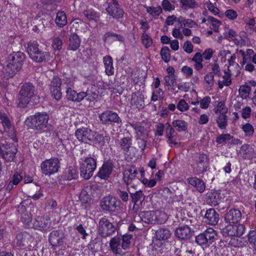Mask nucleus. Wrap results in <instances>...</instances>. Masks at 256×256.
<instances>
[{
  "label": "nucleus",
  "mask_w": 256,
  "mask_h": 256,
  "mask_svg": "<svg viewBox=\"0 0 256 256\" xmlns=\"http://www.w3.org/2000/svg\"><path fill=\"white\" fill-rule=\"evenodd\" d=\"M26 59L25 54L20 52H14L6 59V64L0 62V70L4 78H13L22 68Z\"/></svg>",
  "instance_id": "obj_1"
},
{
  "label": "nucleus",
  "mask_w": 256,
  "mask_h": 256,
  "mask_svg": "<svg viewBox=\"0 0 256 256\" xmlns=\"http://www.w3.org/2000/svg\"><path fill=\"white\" fill-rule=\"evenodd\" d=\"M34 98L39 100L35 86L31 82L24 83L21 88L18 96V106L20 108L26 106L30 100Z\"/></svg>",
  "instance_id": "obj_2"
},
{
  "label": "nucleus",
  "mask_w": 256,
  "mask_h": 256,
  "mask_svg": "<svg viewBox=\"0 0 256 256\" xmlns=\"http://www.w3.org/2000/svg\"><path fill=\"white\" fill-rule=\"evenodd\" d=\"M49 116L44 112H36L28 116L25 120V124L34 130H42L47 127Z\"/></svg>",
  "instance_id": "obj_3"
},
{
  "label": "nucleus",
  "mask_w": 256,
  "mask_h": 256,
  "mask_svg": "<svg viewBox=\"0 0 256 256\" xmlns=\"http://www.w3.org/2000/svg\"><path fill=\"white\" fill-rule=\"evenodd\" d=\"M98 230L100 236L106 238L112 236L116 232V228L107 218L103 217L99 220Z\"/></svg>",
  "instance_id": "obj_4"
},
{
  "label": "nucleus",
  "mask_w": 256,
  "mask_h": 256,
  "mask_svg": "<svg viewBox=\"0 0 256 256\" xmlns=\"http://www.w3.org/2000/svg\"><path fill=\"white\" fill-rule=\"evenodd\" d=\"M101 123L107 126L121 125L122 121L118 114L112 110H107L99 114Z\"/></svg>",
  "instance_id": "obj_5"
},
{
  "label": "nucleus",
  "mask_w": 256,
  "mask_h": 256,
  "mask_svg": "<svg viewBox=\"0 0 256 256\" xmlns=\"http://www.w3.org/2000/svg\"><path fill=\"white\" fill-rule=\"evenodd\" d=\"M40 168L43 174L50 176L58 172L60 168V161L57 158L47 159L42 162Z\"/></svg>",
  "instance_id": "obj_6"
},
{
  "label": "nucleus",
  "mask_w": 256,
  "mask_h": 256,
  "mask_svg": "<svg viewBox=\"0 0 256 256\" xmlns=\"http://www.w3.org/2000/svg\"><path fill=\"white\" fill-rule=\"evenodd\" d=\"M96 168V160L92 157L86 158L80 168V176L85 180H88L92 176Z\"/></svg>",
  "instance_id": "obj_7"
},
{
  "label": "nucleus",
  "mask_w": 256,
  "mask_h": 256,
  "mask_svg": "<svg viewBox=\"0 0 256 256\" xmlns=\"http://www.w3.org/2000/svg\"><path fill=\"white\" fill-rule=\"evenodd\" d=\"M195 164L194 169L198 174L205 172L209 166V160L207 156L204 154H198L194 156Z\"/></svg>",
  "instance_id": "obj_8"
},
{
  "label": "nucleus",
  "mask_w": 256,
  "mask_h": 256,
  "mask_svg": "<svg viewBox=\"0 0 256 256\" xmlns=\"http://www.w3.org/2000/svg\"><path fill=\"white\" fill-rule=\"evenodd\" d=\"M106 2L108 6L106 10L110 16L115 18H120L123 16L124 12L117 0H107Z\"/></svg>",
  "instance_id": "obj_9"
},
{
  "label": "nucleus",
  "mask_w": 256,
  "mask_h": 256,
  "mask_svg": "<svg viewBox=\"0 0 256 256\" xmlns=\"http://www.w3.org/2000/svg\"><path fill=\"white\" fill-rule=\"evenodd\" d=\"M245 227L242 224H229L222 229V234L224 236H241L244 232Z\"/></svg>",
  "instance_id": "obj_10"
},
{
  "label": "nucleus",
  "mask_w": 256,
  "mask_h": 256,
  "mask_svg": "<svg viewBox=\"0 0 256 256\" xmlns=\"http://www.w3.org/2000/svg\"><path fill=\"white\" fill-rule=\"evenodd\" d=\"M174 235L180 240H190L194 235V230L188 225L177 228L174 231Z\"/></svg>",
  "instance_id": "obj_11"
},
{
  "label": "nucleus",
  "mask_w": 256,
  "mask_h": 256,
  "mask_svg": "<svg viewBox=\"0 0 256 256\" xmlns=\"http://www.w3.org/2000/svg\"><path fill=\"white\" fill-rule=\"evenodd\" d=\"M120 202L116 198L108 196L104 198L101 201L100 206L104 210L110 212L116 211V207L120 205Z\"/></svg>",
  "instance_id": "obj_12"
},
{
  "label": "nucleus",
  "mask_w": 256,
  "mask_h": 256,
  "mask_svg": "<svg viewBox=\"0 0 256 256\" xmlns=\"http://www.w3.org/2000/svg\"><path fill=\"white\" fill-rule=\"evenodd\" d=\"M138 174V168L134 165H130L126 168L123 172L122 180L128 189V185L134 180Z\"/></svg>",
  "instance_id": "obj_13"
},
{
  "label": "nucleus",
  "mask_w": 256,
  "mask_h": 256,
  "mask_svg": "<svg viewBox=\"0 0 256 256\" xmlns=\"http://www.w3.org/2000/svg\"><path fill=\"white\" fill-rule=\"evenodd\" d=\"M3 147L4 150H2V148L0 150V158L4 159L6 162H12L18 152L16 148L12 145L10 146L8 144Z\"/></svg>",
  "instance_id": "obj_14"
},
{
  "label": "nucleus",
  "mask_w": 256,
  "mask_h": 256,
  "mask_svg": "<svg viewBox=\"0 0 256 256\" xmlns=\"http://www.w3.org/2000/svg\"><path fill=\"white\" fill-rule=\"evenodd\" d=\"M94 131L86 128L78 129L75 132V136L79 141L86 144H90Z\"/></svg>",
  "instance_id": "obj_15"
},
{
  "label": "nucleus",
  "mask_w": 256,
  "mask_h": 256,
  "mask_svg": "<svg viewBox=\"0 0 256 256\" xmlns=\"http://www.w3.org/2000/svg\"><path fill=\"white\" fill-rule=\"evenodd\" d=\"M241 212L238 209L232 208L224 216V221L228 224H237L242 218Z\"/></svg>",
  "instance_id": "obj_16"
},
{
  "label": "nucleus",
  "mask_w": 256,
  "mask_h": 256,
  "mask_svg": "<svg viewBox=\"0 0 256 256\" xmlns=\"http://www.w3.org/2000/svg\"><path fill=\"white\" fill-rule=\"evenodd\" d=\"M64 237L63 234L58 230H53L50 234L48 241L53 250L63 244Z\"/></svg>",
  "instance_id": "obj_17"
},
{
  "label": "nucleus",
  "mask_w": 256,
  "mask_h": 256,
  "mask_svg": "<svg viewBox=\"0 0 256 256\" xmlns=\"http://www.w3.org/2000/svg\"><path fill=\"white\" fill-rule=\"evenodd\" d=\"M114 168L110 160L104 162L97 174V176L100 179L108 180L112 174Z\"/></svg>",
  "instance_id": "obj_18"
},
{
  "label": "nucleus",
  "mask_w": 256,
  "mask_h": 256,
  "mask_svg": "<svg viewBox=\"0 0 256 256\" xmlns=\"http://www.w3.org/2000/svg\"><path fill=\"white\" fill-rule=\"evenodd\" d=\"M205 222L210 225H216L219 220V214L214 208L207 210L204 214Z\"/></svg>",
  "instance_id": "obj_19"
},
{
  "label": "nucleus",
  "mask_w": 256,
  "mask_h": 256,
  "mask_svg": "<svg viewBox=\"0 0 256 256\" xmlns=\"http://www.w3.org/2000/svg\"><path fill=\"white\" fill-rule=\"evenodd\" d=\"M50 226L49 220L44 218L43 216H38L32 223L33 228L40 230H46Z\"/></svg>",
  "instance_id": "obj_20"
},
{
  "label": "nucleus",
  "mask_w": 256,
  "mask_h": 256,
  "mask_svg": "<svg viewBox=\"0 0 256 256\" xmlns=\"http://www.w3.org/2000/svg\"><path fill=\"white\" fill-rule=\"evenodd\" d=\"M16 244L18 246L22 247L28 245L30 242L32 240V236L26 232H20L17 234Z\"/></svg>",
  "instance_id": "obj_21"
},
{
  "label": "nucleus",
  "mask_w": 256,
  "mask_h": 256,
  "mask_svg": "<svg viewBox=\"0 0 256 256\" xmlns=\"http://www.w3.org/2000/svg\"><path fill=\"white\" fill-rule=\"evenodd\" d=\"M70 35L69 38L68 50L73 51L76 50L80 46L81 40L78 34L74 32L72 28L70 30Z\"/></svg>",
  "instance_id": "obj_22"
},
{
  "label": "nucleus",
  "mask_w": 256,
  "mask_h": 256,
  "mask_svg": "<svg viewBox=\"0 0 256 256\" xmlns=\"http://www.w3.org/2000/svg\"><path fill=\"white\" fill-rule=\"evenodd\" d=\"M12 128V124L9 118L4 113L0 112V131L8 132Z\"/></svg>",
  "instance_id": "obj_23"
},
{
  "label": "nucleus",
  "mask_w": 256,
  "mask_h": 256,
  "mask_svg": "<svg viewBox=\"0 0 256 256\" xmlns=\"http://www.w3.org/2000/svg\"><path fill=\"white\" fill-rule=\"evenodd\" d=\"M41 49L36 42H30L28 44V52L30 58L34 61L36 55Z\"/></svg>",
  "instance_id": "obj_24"
},
{
  "label": "nucleus",
  "mask_w": 256,
  "mask_h": 256,
  "mask_svg": "<svg viewBox=\"0 0 256 256\" xmlns=\"http://www.w3.org/2000/svg\"><path fill=\"white\" fill-rule=\"evenodd\" d=\"M164 130H165L166 136L168 139V142L170 144H177V142H174V140L173 134L174 133V130L170 124L166 123L164 125L161 124V132ZM162 135V133L161 132V136Z\"/></svg>",
  "instance_id": "obj_25"
},
{
  "label": "nucleus",
  "mask_w": 256,
  "mask_h": 256,
  "mask_svg": "<svg viewBox=\"0 0 256 256\" xmlns=\"http://www.w3.org/2000/svg\"><path fill=\"white\" fill-rule=\"evenodd\" d=\"M118 144L120 149L128 154L132 148V139L130 136L124 137L118 140Z\"/></svg>",
  "instance_id": "obj_26"
},
{
  "label": "nucleus",
  "mask_w": 256,
  "mask_h": 256,
  "mask_svg": "<svg viewBox=\"0 0 256 256\" xmlns=\"http://www.w3.org/2000/svg\"><path fill=\"white\" fill-rule=\"evenodd\" d=\"M78 176V172L76 168L74 166H71L65 170L62 177L64 180H70L76 178Z\"/></svg>",
  "instance_id": "obj_27"
},
{
  "label": "nucleus",
  "mask_w": 256,
  "mask_h": 256,
  "mask_svg": "<svg viewBox=\"0 0 256 256\" xmlns=\"http://www.w3.org/2000/svg\"><path fill=\"white\" fill-rule=\"evenodd\" d=\"M66 98L68 100L74 102H80L83 100L82 96L84 94V92L78 93L72 88L66 90Z\"/></svg>",
  "instance_id": "obj_28"
},
{
  "label": "nucleus",
  "mask_w": 256,
  "mask_h": 256,
  "mask_svg": "<svg viewBox=\"0 0 256 256\" xmlns=\"http://www.w3.org/2000/svg\"><path fill=\"white\" fill-rule=\"evenodd\" d=\"M206 202L212 206H216L218 204L221 199L220 194L214 191L208 194L206 198Z\"/></svg>",
  "instance_id": "obj_29"
},
{
  "label": "nucleus",
  "mask_w": 256,
  "mask_h": 256,
  "mask_svg": "<svg viewBox=\"0 0 256 256\" xmlns=\"http://www.w3.org/2000/svg\"><path fill=\"white\" fill-rule=\"evenodd\" d=\"M157 212H158L154 210L144 212V214H142V217L146 219L144 222L147 223H158L159 220L157 217Z\"/></svg>",
  "instance_id": "obj_30"
},
{
  "label": "nucleus",
  "mask_w": 256,
  "mask_h": 256,
  "mask_svg": "<svg viewBox=\"0 0 256 256\" xmlns=\"http://www.w3.org/2000/svg\"><path fill=\"white\" fill-rule=\"evenodd\" d=\"M144 96L140 94H133L132 96L130 104L138 109H142L144 106Z\"/></svg>",
  "instance_id": "obj_31"
},
{
  "label": "nucleus",
  "mask_w": 256,
  "mask_h": 256,
  "mask_svg": "<svg viewBox=\"0 0 256 256\" xmlns=\"http://www.w3.org/2000/svg\"><path fill=\"white\" fill-rule=\"evenodd\" d=\"M188 183L194 186L200 193L204 192L206 188L204 182L197 178H191L188 179Z\"/></svg>",
  "instance_id": "obj_32"
},
{
  "label": "nucleus",
  "mask_w": 256,
  "mask_h": 256,
  "mask_svg": "<svg viewBox=\"0 0 256 256\" xmlns=\"http://www.w3.org/2000/svg\"><path fill=\"white\" fill-rule=\"evenodd\" d=\"M22 176L17 172L10 178V180L8 183L6 190L9 192H10L13 189L14 186L18 185L19 182L22 180Z\"/></svg>",
  "instance_id": "obj_33"
},
{
  "label": "nucleus",
  "mask_w": 256,
  "mask_h": 256,
  "mask_svg": "<svg viewBox=\"0 0 256 256\" xmlns=\"http://www.w3.org/2000/svg\"><path fill=\"white\" fill-rule=\"evenodd\" d=\"M103 61L105 67V72L107 75L112 76L114 74V68L113 66V60L110 56H104Z\"/></svg>",
  "instance_id": "obj_34"
},
{
  "label": "nucleus",
  "mask_w": 256,
  "mask_h": 256,
  "mask_svg": "<svg viewBox=\"0 0 256 256\" xmlns=\"http://www.w3.org/2000/svg\"><path fill=\"white\" fill-rule=\"evenodd\" d=\"M104 42H109L110 40H118L120 42H124V38L120 34L114 33L112 32H108L106 33L102 38Z\"/></svg>",
  "instance_id": "obj_35"
},
{
  "label": "nucleus",
  "mask_w": 256,
  "mask_h": 256,
  "mask_svg": "<svg viewBox=\"0 0 256 256\" xmlns=\"http://www.w3.org/2000/svg\"><path fill=\"white\" fill-rule=\"evenodd\" d=\"M121 239L119 237H114L110 242V248L114 254H119L121 253V250L120 248V243Z\"/></svg>",
  "instance_id": "obj_36"
},
{
  "label": "nucleus",
  "mask_w": 256,
  "mask_h": 256,
  "mask_svg": "<svg viewBox=\"0 0 256 256\" xmlns=\"http://www.w3.org/2000/svg\"><path fill=\"white\" fill-rule=\"evenodd\" d=\"M105 136H104L103 134H99L94 131L90 144H93L99 146H102L105 144Z\"/></svg>",
  "instance_id": "obj_37"
},
{
  "label": "nucleus",
  "mask_w": 256,
  "mask_h": 256,
  "mask_svg": "<svg viewBox=\"0 0 256 256\" xmlns=\"http://www.w3.org/2000/svg\"><path fill=\"white\" fill-rule=\"evenodd\" d=\"M240 154L245 159H250L254 156V150L248 144H244L241 146Z\"/></svg>",
  "instance_id": "obj_38"
},
{
  "label": "nucleus",
  "mask_w": 256,
  "mask_h": 256,
  "mask_svg": "<svg viewBox=\"0 0 256 256\" xmlns=\"http://www.w3.org/2000/svg\"><path fill=\"white\" fill-rule=\"evenodd\" d=\"M132 127L134 128L135 130L136 138H138L143 137L148 138V132L144 126L139 124H136L132 125Z\"/></svg>",
  "instance_id": "obj_39"
},
{
  "label": "nucleus",
  "mask_w": 256,
  "mask_h": 256,
  "mask_svg": "<svg viewBox=\"0 0 256 256\" xmlns=\"http://www.w3.org/2000/svg\"><path fill=\"white\" fill-rule=\"evenodd\" d=\"M50 54L49 52L43 51L40 49L36 55L34 62H44L50 60Z\"/></svg>",
  "instance_id": "obj_40"
},
{
  "label": "nucleus",
  "mask_w": 256,
  "mask_h": 256,
  "mask_svg": "<svg viewBox=\"0 0 256 256\" xmlns=\"http://www.w3.org/2000/svg\"><path fill=\"white\" fill-rule=\"evenodd\" d=\"M56 25L62 28L67 24V18L66 14L63 11H59L57 12L55 20Z\"/></svg>",
  "instance_id": "obj_41"
},
{
  "label": "nucleus",
  "mask_w": 256,
  "mask_h": 256,
  "mask_svg": "<svg viewBox=\"0 0 256 256\" xmlns=\"http://www.w3.org/2000/svg\"><path fill=\"white\" fill-rule=\"evenodd\" d=\"M204 232L208 244H212L216 239L217 236L216 232L213 228H208Z\"/></svg>",
  "instance_id": "obj_42"
},
{
  "label": "nucleus",
  "mask_w": 256,
  "mask_h": 256,
  "mask_svg": "<svg viewBox=\"0 0 256 256\" xmlns=\"http://www.w3.org/2000/svg\"><path fill=\"white\" fill-rule=\"evenodd\" d=\"M172 124L179 132H184L186 130L188 126V123L186 122L180 120H174L172 122Z\"/></svg>",
  "instance_id": "obj_43"
},
{
  "label": "nucleus",
  "mask_w": 256,
  "mask_h": 256,
  "mask_svg": "<svg viewBox=\"0 0 256 256\" xmlns=\"http://www.w3.org/2000/svg\"><path fill=\"white\" fill-rule=\"evenodd\" d=\"M216 122L220 128L224 129L228 125V117L225 114H220Z\"/></svg>",
  "instance_id": "obj_44"
},
{
  "label": "nucleus",
  "mask_w": 256,
  "mask_h": 256,
  "mask_svg": "<svg viewBox=\"0 0 256 256\" xmlns=\"http://www.w3.org/2000/svg\"><path fill=\"white\" fill-rule=\"evenodd\" d=\"M132 201L134 203L138 202L142 204L144 199L142 192L140 190H138L134 193H130Z\"/></svg>",
  "instance_id": "obj_45"
},
{
  "label": "nucleus",
  "mask_w": 256,
  "mask_h": 256,
  "mask_svg": "<svg viewBox=\"0 0 256 256\" xmlns=\"http://www.w3.org/2000/svg\"><path fill=\"white\" fill-rule=\"evenodd\" d=\"M180 7L184 10L193 8L198 6L195 0H180Z\"/></svg>",
  "instance_id": "obj_46"
},
{
  "label": "nucleus",
  "mask_w": 256,
  "mask_h": 256,
  "mask_svg": "<svg viewBox=\"0 0 256 256\" xmlns=\"http://www.w3.org/2000/svg\"><path fill=\"white\" fill-rule=\"evenodd\" d=\"M233 136L230 134H222L216 138V142L220 144L224 145L227 142L232 140Z\"/></svg>",
  "instance_id": "obj_47"
},
{
  "label": "nucleus",
  "mask_w": 256,
  "mask_h": 256,
  "mask_svg": "<svg viewBox=\"0 0 256 256\" xmlns=\"http://www.w3.org/2000/svg\"><path fill=\"white\" fill-rule=\"evenodd\" d=\"M84 16L90 20L97 21L99 18V14L92 10H86L84 11Z\"/></svg>",
  "instance_id": "obj_48"
},
{
  "label": "nucleus",
  "mask_w": 256,
  "mask_h": 256,
  "mask_svg": "<svg viewBox=\"0 0 256 256\" xmlns=\"http://www.w3.org/2000/svg\"><path fill=\"white\" fill-rule=\"evenodd\" d=\"M250 90L251 88L246 84H244L240 86L238 92L240 97L242 99H246L249 96Z\"/></svg>",
  "instance_id": "obj_49"
},
{
  "label": "nucleus",
  "mask_w": 256,
  "mask_h": 256,
  "mask_svg": "<svg viewBox=\"0 0 256 256\" xmlns=\"http://www.w3.org/2000/svg\"><path fill=\"white\" fill-rule=\"evenodd\" d=\"M83 100H85L90 102H94L98 98V94L95 92L88 90L86 92H84V94L82 96Z\"/></svg>",
  "instance_id": "obj_50"
},
{
  "label": "nucleus",
  "mask_w": 256,
  "mask_h": 256,
  "mask_svg": "<svg viewBox=\"0 0 256 256\" xmlns=\"http://www.w3.org/2000/svg\"><path fill=\"white\" fill-rule=\"evenodd\" d=\"M132 236L131 234H124L122 236V248L126 250L129 248L130 243Z\"/></svg>",
  "instance_id": "obj_51"
},
{
  "label": "nucleus",
  "mask_w": 256,
  "mask_h": 256,
  "mask_svg": "<svg viewBox=\"0 0 256 256\" xmlns=\"http://www.w3.org/2000/svg\"><path fill=\"white\" fill-rule=\"evenodd\" d=\"M62 84L60 79L58 76H54L50 84V90L61 89Z\"/></svg>",
  "instance_id": "obj_52"
},
{
  "label": "nucleus",
  "mask_w": 256,
  "mask_h": 256,
  "mask_svg": "<svg viewBox=\"0 0 256 256\" xmlns=\"http://www.w3.org/2000/svg\"><path fill=\"white\" fill-rule=\"evenodd\" d=\"M248 241L256 250V231L250 230L248 234Z\"/></svg>",
  "instance_id": "obj_53"
},
{
  "label": "nucleus",
  "mask_w": 256,
  "mask_h": 256,
  "mask_svg": "<svg viewBox=\"0 0 256 256\" xmlns=\"http://www.w3.org/2000/svg\"><path fill=\"white\" fill-rule=\"evenodd\" d=\"M116 194L124 202H127L129 200L128 194L126 190L118 188L116 190Z\"/></svg>",
  "instance_id": "obj_54"
},
{
  "label": "nucleus",
  "mask_w": 256,
  "mask_h": 256,
  "mask_svg": "<svg viewBox=\"0 0 256 256\" xmlns=\"http://www.w3.org/2000/svg\"><path fill=\"white\" fill-rule=\"evenodd\" d=\"M242 130L244 132L245 135L248 136H252L254 132V127L249 123H247L242 126Z\"/></svg>",
  "instance_id": "obj_55"
},
{
  "label": "nucleus",
  "mask_w": 256,
  "mask_h": 256,
  "mask_svg": "<svg viewBox=\"0 0 256 256\" xmlns=\"http://www.w3.org/2000/svg\"><path fill=\"white\" fill-rule=\"evenodd\" d=\"M80 199L81 201V202L83 204H85V207H87V205L91 201V198L90 196L86 192H82L80 195Z\"/></svg>",
  "instance_id": "obj_56"
},
{
  "label": "nucleus",
  "mask_w": 256,
  "mask_h": 256,
  "mask_svg": "<svg viewBox=\"0 0 256 256\" xmlns=\"http://www.w3.org/2000/svg\"><path fill=\"white\" fill-rule=\"evenodd\" d=\"M142 41L146 48L150 47L152 42V38L146 32H144L142 34Z\"/></svg>",
  "instance_id": "obj_57"
},
{
  "label": "nucleus",
  "mask_w": 256,
  "mask_h": 256,
  "mask_svg": "<svg viewBox=\"0 0 256 256\" xmlns=\"http://www.w3.org/2000/svg\"><path fill=\"white\" fill-rule=\"evenodd\" d=\"M204 81L210 87H212L214 84V74L212 72H208L204 76Z\"/></svg>",
  "instance_id": "obj_58"
},
{
  "label": "nucleus",
  "mask_w": 256,
  "mask_h": 256,
  "mask_svg": "<svg viewBox=\"0 0 256 256\" xmlns=\"http://www.w3.org/2000/svg\"><path fill=\"white\" fill-rule=\"evenodd\" d=\"M230 77V70L229 68H228V71H225L224 74L222 76V78H224L223 82L225 86H228L232 84Z\"/></svg>",
  "instance_id": "obj_59"
},
{
  "label": "nucleus",
  "mask_w": 256,
  "mask_h": 256,
  "mask_svg": "<svg viewBox=\"0 0 256 256\" xmlns=\"http://www.w3.org/2000/svg\"><path fill=\"white\" fill-rule=\"evenodd\" d=\"M74 80L68 78H66L63 79L62 80V86L66 89V90L68 89L74 88Z\"/></svg>",
  "instance_id": "obj_60"
},
{
  "label": "nucleus",
  "mask_w": 256,
  "mask_h": 256,
  "mask_svg": "<svg viewBox=\"0 0 256 256\" xmlns=\"http://www.w3.org/2000/svg\"><path fill=\"white\" fill-rule=\"evenodd\" d=\"M162 194L166 200H168L170 202L172 198L174 193L169 188L166 187L162 190Z\"/></svg>",
  "instance_id": "obj_61"
},
{
  "label": "nucleus",
  "mask_w": 256,
  "mask_h": 256,
  "mask_svg": "<svg viewBox=\"0 0 256 256\" xmlns=\"http://www.w3.org/2000/svg\"><path fill=\"white\" fill-rule=\"evenodd\" d=\"M176 108L180 111L184 112L188 110L189 106L184 100L182 99L178 102Z\"/></svg>",
  "instance_id": "obj_62"
},
{
  "label": "nucleus",
  "mask_w": 256,
  "mask_h": 256,
  "mask_svg": "<svg viewBox=\"0 0 256 256\" xmlns=\"http://www.w3.org/2000/svg\"><path fill=\"white\" fill-rule=\"evenodd\" d=\"M161 57L165 62L170 60V53L168 48L165 46L161 48Z\"/></svg>",
  "instance_id": "obj_63"
},
{
  "label": "nucleus",
  "mask_w": 256,
  "mask_h": 256,
  "mask_svg": "<svg viewBox=\"0 0 256 256\" xmlns=\"http://www.w3.org/2000/svg\"><path fill=\"white\" fill-rule=\"evenodd\" d=\"M162 5L165 11L170 12L175 8L174 6L168 0H164Z\"/></svg>",
  "instance_id": "obj_64"
}]
</instances>
